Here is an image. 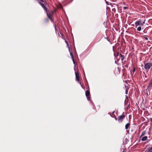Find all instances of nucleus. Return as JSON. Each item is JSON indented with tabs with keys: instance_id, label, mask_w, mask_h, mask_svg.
<instances>
[{
	"instance_id": "1",
	"label": "nucleus",
	"mask_w": 152,
	"mask_h": 152,
	"mask_svg": "<svg viewBox=\"0 0 152 152\" xmlns=\"http://www.w3.org/2000/svg\"><path fill=\"white\" fill-rule=\"evenodd\" d=\"M38 3L41 6L46 12H47V8L45 6L47 4L46 1L44 0H37Z\"/></svg>"
},
{
	"instance_id": "2",
	"label": "nucleus",
	"mask_w": 152,
	"mask_h": 152,
	"mask_svg": "<svg viewBox=\"0 0 152 152\" xmlns=\"http://www.w3.org/2000/svg\"><path fill=\"white\" fill-rule=\"evenodd\" d=\"M125 117V115H124V112L121 115L118 117L117 118V121L119 123H121Z\"/></svg>"
},
{
	"instance_id": "3",
	"label": "nucleus",
	"mask_w": 152,
	"mask_h": 152,
	"mask_svg": "<svg viewBox=\"0 0 152 152\" xmlns=\"http://www.w3.org/2000/svg\"><path fill=\"white\" fill-rule=\"evenodd\" d=\"M145 23L144 22L143 23H142L141 20L139 19L137 21H136L135 23V27L136 28L138 26L140 25L141 26H143V24Z\"/></svg>"
},
{
	"instance_id": "4",
	"label": "nucleus",
	"mask_w": 152,
	"mask_h": 152,
	"mask_svg": "<svg viewBox=\"0 0 152 152\" xmlns=\"http://www.w3.org/2000/svg\"><path fill=\"white\" fill-rule=\"evenodd\" d=\"M152 66V63H147L145 65V68L146 70H149L150 68Z\"/></svg>"
},
{
	"instance_id": "5",
	"label": "nucleus",
	"mask_w": 152,
	"mask_h": 152,
	"mask_svg": "<svg viewBox=\"0 0 152 152\" xmlns=\"http://www.w3.org/2000/svg\"><path fill=\"white\" fill-rule=\"evenodd\" d=\"M85 95L88 100H90V91L88 90L86 91L85 92Z\"/></svg>"
},
{
	"instance_id": "6",
	"label": "nucleus",
	"mask_w": 152,
	"mask_h": 152,
	"mask_svg": "<svg viewBox=\"0 0 152 152\" xmlns=\"http://www.w3.org/2000/svg\"><path fill=\"white\" fill-rule=\"evenodd\" d=\"M121 70L119 67L115 68V72L116 74H120Z\"/></svg>"
},
{
	"instance_id": "7",
	"label": "nucleus",
	"mask_w": 152,
	"mask_h": 152,
	"mask_svg": "<svg viewBox=\"0 0 152 152\" xmlns=\"http://www.w3.org/2000/svg\"><path fill=\"white\" fill-rule=\"evenodd\" d=\"M75 77H76V80L78 81V82H79V74L78 72H75Z\"/></svg>"
},
{
	"instance_id": "8",
	"label": "nucleus",
	"mask_w": 152,
	"mask_h": 152,
	"mask_svg": "<svg viewBox=\"0 0 152 152\" xmlns=\"http://www.w3.org/2000/svg\"><path fill=\"white\" fill-rule=\"evenodd\" d=\"M54 12V11L52 12L51 13H48L47 12V15L49 18H51V16L53 15Z\"/></svg>"
},
{
	"instance_id": "9",
	"label": "nucleus",
	"mask_w": 152,
	"mask_h": 152,
	"mask_svg": "<svg viewBox=\"0 0 152 152\" xmlns=\"http://www.w3.org/2000/svg\"><path fill=\"white\" fill-rule=\"evenodd\" d=\"M68 49H69V51L70 52V56H71V58L72 59V60H73V58H74V57H73V53L70 51V48L69 47H68Z\"/></svg>"
},
{
	"instance_id": "10",
	"label": "nucleus",
	"mask_w": 152,
	"mask_h": 152,
	"mask_svg": "<svg viewBox=\"0 0 152 152\" xmlns=\"http://www.w3.org/2000/svg\"><path fill=\"white\" fill-rule=\"evenodd\" d=\"M146 152H152V147L151 148H148L146 151Z\"/></svg>"
},
{
	"instance_id": "11",
	"label": "nucleus",
	"mask_w": 152,
	"mask_h": 152,
	"mask_svg": "<svg viewBox=\"0 0 152 152\" xmlns=\"http://www.w3.org/2000/svg\"><path fill=\"white\" fill-rule=\"evenodd\" d=\"M130 126V124L129 123H127L125 126V128L126 129H128V128H129V126Z\"/></svg>"
},
{
	"instance_id": "12",
	"label": "nucleus",
	"mask_w": 152,
	"mask_h": 152,
	"mask_svg": "<svg viewBox=\"0 0 152 152\" xmlns=\"http://www.w3.org/2000/svg\"><path fill=\"white\" fill-rule=\"evenodd\" d=\"M151 87H152V79L150 81L148 88H150Z\"/></svg>"
},
{
	"instance_id": "13",
	"label": "nucleus",
	"mask_w": 152,
	"mask_h": 152,
	"mask_svg": "<svg viewBox=\"0 0 152 152\" xmlns=\"http://www.w3.org/2000/svg\"><path fill=\"white\" fill-rule=\"evenodd\" d=\"M114 55L115 57L117 59H118V56L120 55H119V52H117L116 53L114 54Z\"/></svg>"
},
{
	"instance_id": "14",
	"label": "nucleus",
	"mask_w": 152,
	"mask_h": 152,
	"mask_svg": "<svg viewBox=\"0 0 152 152\" xmlns=\"http://www.w3.org/2000/svg\"><path fill=\"white\" fill-rule=\"evenodd\" d=\"M119 57H120L121 61H123L124 59V57L123 56L121 53H120L119 55Z\"/></svg>"
},
{
	"instance_id": "15",
	"label": "nucleus",
	"mask_w": 152,
	"mask_h": 152,
	"mask_svg": "<svg viewBox=\"0 0 152 152\" xmlns=\"http://www.w3.org/2000/svg\"><path fill=\"white\" fill-rule=\"evenodd\" d=\"M147 138L148 137L147 136H145L142 138V139H141V140L142 141H145L147 140Z\"/></svg>"
},
{
	"instance_id": "16",
	"label": "nucleus",
	"mask_w": 152,
	"mask_h": 152,
	"mask_svg": "<svg viewBox=\"0 0 152 152\" xmlns=\"http://www.w3.org/2000/svg\"><path fill=\"white\" fill-rule=\"evenodd\" d=\"M137 31H140L141 30V27H138L137 28Z\"/></svg>"
},
{
	"instance_id": "17",
	"label": "nucleus",
	"mask_w": 152,
	"mask_h": 152,
	"mask_svg": "<svg viewBox=\"0 0 152 152\" xmlns=\"http://www.w3.org/2000/svg\"><path fill=\"white\" fill-rule=\"evenodd\" d=\"M145 131L143 132L142 133L141 136L144 135L145 134Z\"/></svg>"
},
{
	"instance_id": "18",
	"label": "nucleus",
	"mask_w": 152,
	"mask_h": 152,
	"mask_svg": "<svg viewBox=\"0 0 152 152\" xmlns=\"http://www.w3.org/2000/svg\"><path fill=\"white\" fill-rule=\"evenodd\" d=\"M65 42H66V44H67V46L68 47H69V46L68 42L66 41H65Z\"/></svg>"
},
{
	"instance_id": "19",
	"label": "nucleus",
	"mask_w": 152,
	"mask_h": 152,
	"mask_svg": "<svg viewBox=\"0 0 152 152\" xmlns=\"http://www.w3.org/2000/svg\"><path fill=\"white\" fill-rule=\"evenodd\" d=\"M144 38L145 39V40H147L148 39V38L147 37H144Z\"/></svg>"
},
{
	"instance_id": "20",
	"label": "nucleus",
	"mask_w": 152,
	"mask_h": 152,
	"mask_svg": "<svg viewBox=\"0 0 152 152\" xmlns=\"http://www.w3.org/2000/svg\"><path fill=\"white\" fill-rule=\"evenodd\" d=\"M128 92V90L127 89H126V90H125V93H126V94H127Z\"/></svg>"
},
{
	"instance_id": "21",
	"label": "nucleus",
	"mask_w": 152,
	"mask_h": 152,
	"mask_svg": "<svg viewBox=\"0 0 152 152\" xmlns=\"http://www.w3.org/2000/svg\"><path fill=\"white\" fill-rule=\"evenodd\" d=\"M127 8H128V7H123V9L124 10H125Z\"/></svg>"
},
{
	"instance_id": "22",
	"label": "nucleus",
	"mask_w": 152,
	"mask_h": 152,
	"mask_svg": "<svg viewBox=\"0 0 152 152\" xmlns=\"http://www.w3.org/2000/svg\"><path fill=\"white\" fill-rule=\"evenodd\" d=\"M135 68H134L133 69V71L134 72H135Z\"/></svg>"
},
{
	"instance_id": "23",
	"label": "nucleus",
	"mask_w": 152,
	"mask_h": 152,
	"mask_svg": "<svg viewBox=\"0 0 152 152\" xmlns=\"http://www.w3.org/2000/svg\"><path fill=\"white\" fill-rule=\"evenodd\" d=\"M118 59H117L118 61L120 59V57H119V56H118Z\"/></svg>"
},
{
	"instance_id": "24",
	"label": "nucleus",
	"mask_w": 152,
	"mask_h": 152,
	"mask_svg": "<svg viewBox=\"0 0 152 152\" xmlns=\"http://www.w3.org/2000/svg\"><path fill=\"white\" fill-rule=\"evenodd\" d=\"M49 19L50 20L52 21V22H53V19L51 18H50Z\"/></svg>"
},
{
	"instance_id": "25",
	"label": "nucleus",
	"mask_w": 152,
	"mask_h": 152,
	"mask_svg": "<svg viewBox=\"0 0 152 152\" xmlns=\"http://www.w3.org/2000/svg\"><path fill=\"white\" fill-rule=\"evenodd\" d=\"M114 118L116 121L117 120V118H116V116H115Z\"/></svg>"
},
{
	"instance_id": "26",
	"label": "nucleus",
	"mask_w": 152,
	"mask_h": 152,
	"mask_svg": "<svg viewBox=\"0 0 152 152\" xmlns=\"http://www.w3.org/2000/svg\"><path fill=\"white\" fill-rule=\"evenodd\" d=\"M105 1H106V3L107 4V5H109L108 2H107V1H106V0H105Z\"/></svg>"
},
{
	"instance_id": "27",
	"label": "nucleus",
	"mask_w": 152,
	"mask_h": 152,
	"mask_svg": "<svg viewBox=\"0 0 152 152\" xmlns=\"http://www.w3.org/2000/svg\"><path fill=\"white\" fill-rule=\"evenodd\" d=\"M72 61H73V64H75V61H74V58H73V60H72Z\"/></svg>"
},
{
	"instance_id": "28",
	"label": "nucleus",
	"mask_w": 152,
	"mask_h": 152,
	"mask_svg": "<svg viewBox=\"0 0 152 152\" xmlns=\"http://www.w3.org/2000/svg\"><path fill=\"white\" fill-rule=\"evenodd\" d=\"M150 120L152 122V118H150Z\"/></svg>"
},
{
	"instance_id": "29",
	"label": "nucleus",
	"mask_w": 152,
	"mask_h": 152,
	"mask_svg": "<svg viewBox=\"0 0 152 152\" xmlns=\"http://www.w3.org/2000/svg\"><path fill=\"white\" fill-rule=\"evenodd\" d=\"M114 112H115V111H113V114L114 113Z\"/></svg>"
},
{
	"instance_id": "30",
	"label": "nucleus",
	"mask_w": 152,
	"mask_h": 152,
	"mask_svg": "<svg viewBox=\"0 0 152 152\" xmlns=\"http://www.w3.org/2000/svg\"><path fill=\"white\" fill-rule=\"evenodd\" d=\"M125 66V67H128V66H127V65H126V66Z\"/></svg>"
}]
</instances>
